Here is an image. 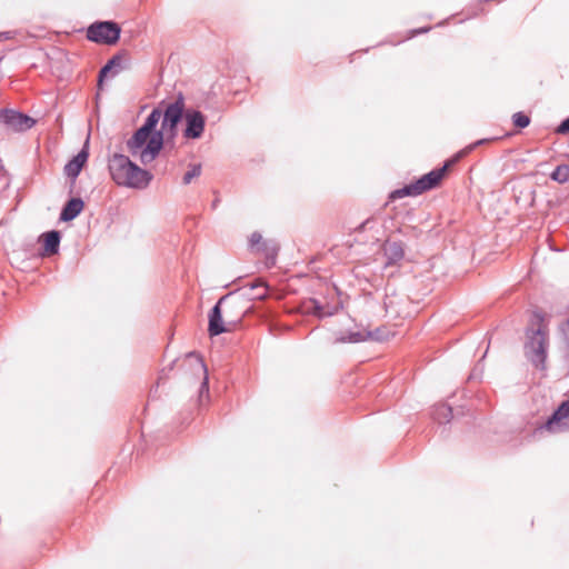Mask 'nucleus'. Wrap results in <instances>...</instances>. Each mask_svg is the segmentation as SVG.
I'll return each instance as SVG.
<instances>
[{"instance_id":"nucleus-9","label":"nucleus","mask_w":569,"mask_h":569,"mask_svg":"<svg viewBox=\"0 0 569 569\" xmlns=\"http://www.w3.org/2000/svg\"><path fill=\"white\" fill-rule=\"evenodd\" d=\"M231 298L226 302V315L228 317L227 325H230L231 330L241 322L244 315L249 311V300L243 297H234L231 292Z\"/></svg>"},{"instance_id":"nucleus-10","label":"nucleus","mask_w":569,"mask_h":569,"mask_svg":"<svg viewBox=\"0 0 569 569\" xmlns=\"http://www.w3.org/2000/svg\"><path fill=\"white\" fill-rule=\"evenodd\" d=\"M543 428L550 432H562L569 430V398L562 401L548 418Z\"/></svg>"},{"instance_id":"nucleus-8","label":"nucleus","mask_w":569,"mask_h":569,"mask_svg":"<svg viewBox=\"0 0 569 569\" xmlns=\"http://www.w3.org/2000/svg\"><path fill=\"white\" fill-rule=\"evenodd\" d=\"M183 138L186 139H200L203 134L206 127V116L197 109L189 108L186 110L184 116Z\"/></svg>"},{"instance_id":"nucleus-2","label":"nucleus","mask_w":569,"mask_h":569,"mask_svg":"<svg viewBox=\"0 0 569 569\" xmlns=\"http://www.w3.org/2000/svg\"><path fill=\"white\" fill-rule=\"evenodd\" d=\"M108 169L113 182L120 187L144 190L153 179V174L133 162L129 156L113 153L108 159Z\"/></svg>"},{"instance_id":"nucleus-4","label":"nucleus","mask_w":569,"mask_h":569,"mask_svg":"<svg viewBox=\"0 0 569 569\" xmlns=\"http://www.w3.org/2000/svg\"><path fill=\"white\" fill-rule=\"evenodd\" d=\"M186 104L182 93H179L173 102H170L162 112L161 127L164 132V141L173 140L178 132V126L186 116Z\"/></svg>"},{"instance_id":"nucleus-12","label":"nucleus","mask_w":569,"mask_h":569,"mask_svg":"<svg viewBox=\"0 0 569 569\" xmlns=\"http://www.w3.org/2000/svg\"><path fill=\"white\" fill-rule=\"evenodd\" d=\"M380 330L375 331H349L347 333H340L335 342L336 343H357L366 340H381Z\"/></svg>"},{"instance_id":"nucleus-31","label":"nucleus","mask_w":569,"mask_h":569,"mask_svg":"<svg viewBox=\"0 0 569 569\" xmlns=\"http://www.w3.org/2000/svg\"><path fill=\"white\" fill-rule=\"evenodd\" d=\"M219 199L213 200L212 208L214 209L218 206Z\"/></svg>"},{"instance_id":"nucleus-19","label":"nucleus","mask_w":569,"mask_h":569,"mask_svg":"<svg viewBox=\"0 0 569 569\" xmlns=\"http://www.w3.org/2000/svg\"><path fill=\"white\" fill-rule=\"evenodd\" d=\"M491 139H479L470 144H468L467 147H465L463 149H461L460 151H458L456 154H453L450 159H448L443 166H448V170L450 169V167H452L453 164H456L457 162H459L462 158H465L467 154H469L471 151H473L477 147L479 146H482L487 142H489Z\"/></svg>"},{"instance_id":"nucleus-3","label":"nucleus","mask_w":569,"mask_h":569,"mask_svg":"<svg viewBox=\"0 0 569 569\" xmlns=\"http://www.w3.org/2000/svg\"><path fill=\"white\" fill-rule=\"evenodd\" d=\"M528 341L525 343V355L537 369L546 368L549 346L548 331L543 326L527 331Z\"/></svg>"},{"instance_id":"nucleus-7","label":"nucleus","mask_w":569,"mask_h":569,"mask_svg":"<svg viewBox=\"0 0 569 569\" xmlns=\"http://www.w3.org/2000/svg\"><path fill=\"white\" fill-rule=\"evenodd\" d=\"M0 123L16 132H23L31 129L36 124V120L28 114L12 109H1Z\"/></svg>"},{"instance_id":"nucleus-13","label":"nucleus","mask_w":569,"mask_h":569,"mask_svg":"<svg viewBox=\"0 0 569 569\" xmlns=\"http://www.w3.org/2000/svg\"><path fill=\"white\" fill-rule=\"evenodd\" d=\"M88 157L89 152L87 148L83 147L74 157H72L71 160L67 162L63 169L64 174L74 181L86 164Z\"/></svg>"},{"instance_id":"nucleus-28","label":"nucleus","mask_w":569,"mask_h":569,"mask_svg":"<svg viewBox=\"0 0 569 569\" xmlns=\"http://www.w3.org/2000/svg\"><path fill=\"white\" fill-rule=\"evenodd\" d=\"M558 134H567L569 133V117L560 122V124L555 130Z\"/></svg>"},{"instance_id":"nucleus-30","label":"nucleus","mask_w":569,"mask_h":569,"mask_svg":"<svg viewBox=\"0 0 569 569\" xmlns=\"http://www.w3.org/2000/svg\"><path fill=\"white\" fill-rule=\"evenodd\" d=\"M341 308V305L338 302V303H335V305H329V303H326L325 305V310H332L335 309V315L339 311V309Z\"/></svg>"},{"instance_id":"nucleus-32","label":"nucleus","mask_w":569,"mask_h":569,"mask_svg":"<svg viewBox=\"0 0 569 569\" xmlns=\"http://www.w3.org/2000/svg\"><path fill=\"white\" fill-rule=\"evenodd\" d=\"M369 222H370V220H369V219H368V220H366V221L361 224V229H365V228H366V226H367Z\"/></svg>"},{"instance_id":"nucleus-29","label":"nucleus","mask_w":569,"mask_h":569,"mask_svg":"<svg viewBox=\"0 0 569 569\" xmlns=\"http://www.w3.org/2000/svg\"><path fill=\"white\" fill-rule=\"evenodd\" d=\"M430 29H431V27H425V28H420V29L411 30V31H410V37H413V36L420 34V33H426V32H428Z\"/></svg>"},{"instance_id":"nucleus-22","label":"nucleus","mask_w":569,"mask_h":569,"mask_svg":"<svg viewBox=\"0 0 569 569\" xmlns=\"http://www.w3.org/2000/svg\"><path fill=\"white\" fill-rule=\"evenodd\" d=\"M419 194H421V192H420V190L418 188L417 182L415 181V182H411L409 184L403 186L402 188L393 190L389 194V199L390 200H396V199H401V198H405V197H416V196H419Z\"/></svg>"},{"instance_id":"nucleus-33","label":"nucleus","mask_w":569,"mask_h":569,"mask_svg":"<svg viewBox=\"0 0 569 569\" xmlns=\"http://www.w3.org/2000/svg\"><path fill=\"white\" fill-rule=\"evenodd\" d=\"M477 369H478V367H476V369H475V370H473V372L471 373L470 379L476 378V370H477Z\"/></svg>"},{"instance_id":"nucleus-1","label":"nucleus","mask_w":569,"mask_h":569,"mask_svg":"<svg viewBox=\"0 0 569 569\" xmlns=\"http://www.w3.org/2000/svg\"><path fill=\"white\" fill-rule=\"evenodd\" d=\"M162 117L160 108H154L146 118L143 124L138 128L126 141L129 154L147 166L154 161L164 146V132L157 126Z\"/></svg>"},{"instance_id":"nucleus-15","label":"nucleus","mask_w":569,"mask_h":569,"mask_svg":"<svg viewBox=\"0 0 569 569\" xmlns=\"http://www.w3.org/2000/svg\"><path fill=\"white\" fill-rule=\"evenodd\" d=\"M84 202L81 198H71L63 206L59 219L63 222L76 219L83 210Z\"/></svg>"},{"instance_id":"nucleus-23","label":"nucleus","mask_w":569,"mask_h":569,"mask_svg":"<svg viewBox=\"0 0 569 569\" xmlns=\"http://www.w3.org/2000/svg\"><path fill=\"white\" fill-rule=\"evenodd\" d=\"M257 249H258V251H261L262 253H264L266 258L268 260H271L272 264L274 263L276 257L279 251V244L277 241L264 240L262 242V246L258 247Z\"/></svg>"},{"instance_id":"nucleus-20","label":"nucleus","mask_w":569,"mask_h":569,"mask_svg":"<svg viewBox=\"0 0 569 569\" xmlns=\"http://www.w3.org/2000/svg\"><path fill=\"white\" fill-rule=\"evenodd\" d=\"M190 358H194L197 361L198 369L203 373V378L199 388V401H202V398L209 397V378L207 372V367L202 360V358L194 356V353H189Z\"/></svg>"},{"instance_id":"nucleus-17","label":"nucleus","mask_w":569,"mask_h":569,"mask_svg":"<svg viewBox=\"0 0 569 569\" xmlns=\"http://www.w3.org/2000/svg\"><path fill=\"white\" fill-rule=\"evenodd\" d=\"M302 310L307 315H313L320 319L335 315V309L325 310V303L320 302L316 298H309L302 302Z\"/></svg>"},{"instance_id":"nucleus-24","label":"nucleus","mask_w":569,"mask_h":569,"mask_svg":"<svg viewBox=\"0 0 569 569\" xmlns=\"http://www.w3.org/2000/svg\"><path fill=\"white\" fill-rule=\"evenodd\" d=\"M550 178L558 183H566L569 180V164L562 163L557 166L551 172Z\"/></svg>"},{"instance_id":"nucleus-26","label":"nucleus","mask_w":569,"mask_h":569,"mask_svg":"<svg viewBox=\"0 0 569 569\" xmlns=\"http://www.w3.org/2000/svg\"><path fill=\"white\" fill-rule=\"evenodd\" d=\"M201 174V164L194 163L191 164L189 170L183 174L182 181L184 184H189L192 179L199 177Z\"/></svg>"},{"instance_id":"nucleus-16","label":"nucleus","mask_w":569,"mask_h":569,"mask_svg":"<svg viewBox=\"0 0 569 569\" xmlns=\"http://www.w3.org/2000/svg\"><path fill=\"white\" fill-rule=\"evenodd\" d=\"M43 242V254L52 256L58 253L61 241V233L58 230L43 232L40 237Z\"/></svg>"},{"instance_id":"nucleus-14","label":"nucleus","mask_w":569,"mask_h":569,"mask_svg":"<svg viewBox=\"0 0 569 569\" xmlns=\"http://www.w3.org/2000/svg\"><path fill=\"white\" fill-rule=\"evenodd\" d=\"M386 266H392L400 262L405 257L403 243L401 241H386L383 244Z\"/></svg>"},{"instance_id":"nucleus-27","label":"nucleus","mask_w":569,"mask_h":569,"mask_svg":"<svg viewBox=\"0 0 569 569\" xmlns=\"http://www.w3.org/2000/svg\"><path fill=\"white\" fill-rule=\"evenodd\" d=\"M263 241L264 240H262L261 233H259L257 231L252 232L250 238H249V244H250L251 248H254L256 246H259V247L262 246Z\"/></svg>"},{"instance_id":"nucleus-6","label":"nucleus","mask_w":569,"mask_h":569,"mask_svg":"<svg viewBox=\"0 0 569 569\" xmlns=\"http://www.w3.org/2000/svg\"><path fill=\"white\" fill-rule=\"evenodd\" d=\"M232 293L222 296L217 303L212 307L208 315V333L210 337H217L221 333L231 331L230 325L223 321L221 306L226 303Z\"/></svg>"},{"instance_id":"nucleus-11","label":"nucleus","mask_w":569,"mask_h":569,"mask_svg":"<svg viewBox=\"0 0 569 569\" xmlns=\"http://www.w3.org/2000/svg\"><path fill=\"white\" fill-rule=\"evenodd\" d=\"M448 172V166H442L441 168L433 169L428 173L421 176L416 180L418 188L421 193L431 190L440 184L446 173Z\"/></svg>"},{"instance_id":"nucleus-21","label":"nucleus","mask_w":569,"mask_h":569,"mask_svg":"<svg viewBox=\"0 0 569 569\" xmlns=\"http://www.w3.org/2000/svg\"><path fill=\"white\" fill-rule=\"evenodd\" d=\"M431 417L438 423H448L452 419V409L446 403L436 405L432 409Z\"/></svg>"},{"instance_id":"nucleus-25","label":"nucleus","mask_w":569,"mask_h":569,"mask_svg":"<svg viewBox=\"0 0 569 569\" xmlns=\"http://www.w3.org/2000/svg\"><path fill=\"white\" fill-rule=\"evenodd\" d=\"M512 123L519 129H525L530 124V118L525 112H516L512 114Z\"/></svg>"},{"instance_id":"nucleus-18","label":"nucleus","mask_w":569,"mask_h":569,"mask_svg":"<svg viewBox=\"0 0 569 569\" xmlns=\"http://www.w3.org/2000/svg\"><path fill=\"white\" fill-rule=\"evenodd\" d=\"M122 69L121 67V56L114 54L111 59L107 61V63L100 69L99 76H98V84L99 87L102 86L103 80L106 78L114 77L119 73V71Z\"/></svg>"},{"instance_id":"nucleus-5","label":"nucleus","mask_w":569,"mask_h":569,"mask_svg":"<svg viewBox=\"0 0 569 569\" xmlns=\"http://www.w3.org/2000/svg\"><path fill=\"white\" fill-rule=\"evenodd\" d=\"M121 33L120 26L114 21H97L87 29V39L103 44H116Z\"/></svg>"}]
</instances>
